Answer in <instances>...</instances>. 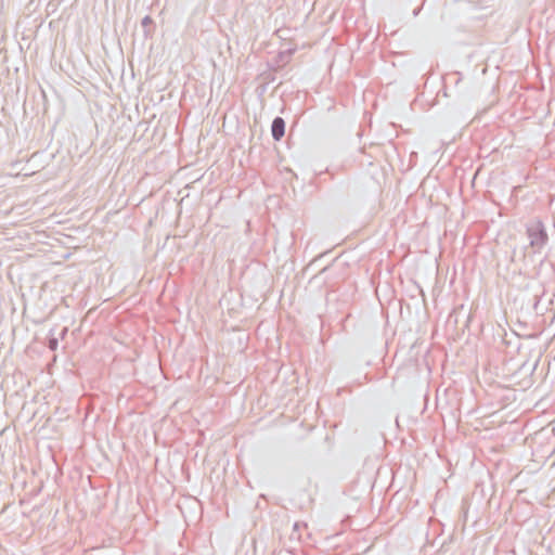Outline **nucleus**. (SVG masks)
I'll use <instances>...</instances> for the list:
<instances>
[{
	"label": "nucleus",
	"mask_w": 555,
	"mask_h": 555,
	"mask_svg": "<svg viewBox=\"0 0 555 555\" xmlns=\"http://www.w3.org/2000/svg\"><path fill=\"white\" fill-rule=\"evenodd\" d=\"M526 234L529 238V247L534 254L540 253L548 242L546 228L539 219L527 224Z\"/></svg>",
	"instance_id": "nucleus-1"
},
{
	"label": "nucleus",
	"mask_w": 555,
	"mask_h": 555,
	"mask_svg": "<svg viewBox=\"0 0 555 555\" xmlns=\"http://www.w3.org/2000/svg\"><path fill=\"white\" fill-rule=\"evenodd\" d=\"M520 301V309L527 313L539 314L540 294L530 293L528 289L522 291L514 300L515 305Z\"/></svg>",
	"instance_id": "nucleus-2"
},
{
	"label": "nucleus",
	"mask_w": 555,
	"mask_h": 555,
	"mask_svg": "<svg viewBox=\"0 0 555 555\" xmlns=\"http://www.w3.org/2000/svg\"><path fill=\"white\" fill-rule=\"evenodd\" d=\"M286 122L284 118L276 116L271 124V135L274 141H281L285 135Z\"/></svg>",
	"instance_id": "nucleus-3"
},
{
	"label": "nucleus",
	"mask_w": 555,
	"mask_h": 555,
	"mask_svg": "<svg viewBox=\"0 0 555 555\" xmlns=\"http://www.w3.org/2000/svg\"><path fill=\"white\" fill-rule=\"evenodd\" d=\"M141 26L144 28V36L149 37L155 28V22L150 15H145L141 20Z\"/></svg>",
	"instance_id": "nucleus-4"
},
{
	"label": "nucleus",
	"mask_w": 555,
	"mask_h": 555,
	"mask_svg": "<svg viewBox=\"0 0 555 555\" xmlns=\"http://www.w3.org/2000/svg\"><path fill=\"white\" fill-rule=\"evenodd\" d=\"M305 527V525L296 521L294 525H293V533L291 535L292 539L296 538V539H300V530L301 528Z\"/></svg>",
	"instance_id": "nucleus-5"
},
{
	"label": "nucleus",
	"mask_w": 555,
	"mask_h": 555,
	"mask_svg": "<svg viewBox=\"0 0 555 555\" xmlns=\"http://www.w3.org/2000/svg\"><path fill=\"white\" fill-rule=\"evenodd\" d=\"M295 51H296V49H295V48H289V49H287V50H285V51H282V52L280 53V56H282V57H283V56L291 57V56L295 53Z\"/></svg>",
	"instance_id": "nucleus-6"
},
{
	"label": "nucleus",
	"mask_w": 555,
	"mask_h": 555,
	"mask_svg": "<svg viewBox=\"0 0 555 555\" xmlns=\"http://www.w3.org/2000/svg\"><path fill=\"white\" fill-rule=\"evenodd\" d=\"M57 339L56 338H51L50 341H49V348L52 349V350H55L57 348Z\"/></svg>",
	"instance_id": "nucleus-7"
},
{
	"label": "nucleus",
	"mask_w": 555,
	"mask_h": 555,
	"mask_svg": "<svg viewBox=\"0 0 555 555\" xmlns=\"http://www.w3.org/2000/svg\"><path fill=\"white\" fill-rule=\"evenodd\" d=\"M328 269H330V267H328V266H327V267H325V268H323V269L319 272V274H318V275H315V276L318 278L319 275H321V274L325 273Z\"/></svg>",
	"instance_id": "nucleus-8"
},
{
	"label": "nucleus",
	"mask_w": 555,
	"mask_h": 555,
	"mask_svg": "<svg viewBox=\"0 0 555 555\" xmlns=\"http://www.w3.org/2000/svg\"><path fill=\"white\" fill-rule=\"evenodd\" d=\"M420 10H421V8H417V9H415V10L413 11L414 16H416V15L418 14Z\"/></svg>",
	"instance_id": "nucleus-9"
},
{
	"label": "nucleus",
	"mask_w": 555,
	"mask_h": 555,
	"mask_svg": "<svg viewBox=\"0 0 555 555\" xmlns=\"http://www.w3.org/2000/svg\"><path fill=\"white\" fill-rule=\"evenodd\" d=\"M67 332V328L62 330V335H64Z\"/></svg>",
	"instance_id": "nucleus-10"
}]
</instances>
